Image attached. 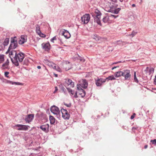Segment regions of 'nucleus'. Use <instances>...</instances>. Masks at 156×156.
<instances>
[{
  "mask_svg": "<svg viewBox=\"0 0 156 156\" xmlns=\"http://www.w3.org/2000/svg\"><path fill=\"white\" fill-rule=\"evenodd\" d=\"M11 39V44L9 48L8 51H9L11 49H15L18 46L17 40L16 37H12Z\"/></svg>",
  "mask_w": 156,
  "mask_h": 156,
  "instance_id": "obj_1",
  "label": "nucleus"
},
{
  "mask_svg": "<svg viewBox=\"0 0 156 156\" xmlns=\"http://www.w3.org/2000/svg\"><path fill=\"white\" fill-rule=\"evenodd\" d=\"M45 63L50 67L52 68L58 72H61L60 68L58 66H56V65L53 63L47 60L45 61Z\"/></svg>",
  "mask_w": 156,
  "mask_h": 156,
  "instance_id": "obj_2",
  "label": "nucleus"
},
{
  "mask_svg": "<svg viewBox=\"0 0 156 156\" xmlns=\"http://www.w3.org/2000/svg\"><path fill=\"white\" fill-rule=\"evenodd\" d=\"M90 19V15L89 14H86L81 17V22L84 24H87L88 23Z\"/></svg>",
  "mask_w": 156,
  "mask_h": 156,
  "instance_id": "obj_3",
  "label": "nucleus"
},
{
  "mask_svg": "<svg viewBox=\"0 0 156 156\" xmlns=\"http://www.w3.org/2000/svg\"><path fill=\"white\" fill-rule=\"evenodd\" d=\"M24 57V54L23 53L20 52L18 53H17L16 58H15V60L16 61H19V62H22Z\"/></svg>",
  "mask_w": 156,
  "mask_h": 156,
  "instance_id": "obj_4",
  "label": "nucleus"
},
{
  "mask_svg": "<svg viewBox=\"0 0 156 156\" xmlns=\"http://www.w3.org/2000/svg\"><path fill=\"white\" fill-rule=\"evenodd\" d=\"M15 128L19 130L26 131L28 130V127L29 126H28L17 124L15 126Z\"/></svg>",
  "mask_w": 156,
  "mask_h": 156,
  "instance_id": "obj_5",
  "label": "nucleus"
},
{
  "mask_svg": "<svg viewBox=\"0 0 156 156\" xmlns=\"http://www.w3.org/2000/svg\"><path fill=\"white\" fill-rule=\"evenodd\" d=\"M61 111L62 114V117L64 119H69L70 117V115L66 109L63 108L61 109Z\"/></svg>",
  "mask_w": 156,
  "mask_h": 156,
  "instance_id": "obj_6",
  "label": "nucleus"
},
{
  "mask_svg": "<svg viewBox=\"0 0 156 156\" xmlns=\"http://www.w3.org/2000/svg\"><path fill=\"white\" fill-rule=\"evenodd\" d=\"M123 74L122 76H124L126 80H128L130 78L131 74H130V71L129 70H124L122 72Z\"/></svg>",
  "mask_w": 156,
  "mask_h": 156,
  "instance_id": "obj_7",
  "label": "nucleus"
},
{
  "mask_svg": "<svg viewBox=\"0 0 156 156\" xmlns=\"http://www.w3.org/2000/svg\"><path fill=\"white\" fill-rule=\"evenodd\" d=\"M64 84L66 87H73L74 86V83L71 80L69 79H66Z\"/></svg>",
  "mask_w": 156,
  "mask_h": 156,
  "instance_id": "obj_8",
  "label": "nucleus"
},
{
  "mask_svg": "<svg viewBox=\"0 0 156 156\" xmlns=\"http://www.w3.org/2000/svg\"><path fill=\"white\" fill-rule=\"evenodd\" d=\"M49 125L48 124L45 123L41 125L40 128L45 133H48L49 131Z\"/></svg>",
  "mask_w": 156,
  "mask_h": 156,
  "instance_id": "obj_9",
  "label": "nucleus"
},
{
  "mask_svg": "<svg viewBox=\"0 0 156 156\" xmlns=\"http://www.w3.org/2000/svg\"><path fill=\"white\" fill-rule=\"evenodd\" d=\"M51 111L55 115H57L60 113L59 108L55 106H53L51 108Z\"/></svg>",
  "mask_w": 156,
  "mask_h": 156,
  "instance_id": "obj_10",
  "label": "nucleus"
},
{
  "mask_svg": "<svg viewBox=\"0 0 156 156\" xmlns=\"http://www.w3.org/2000/svg\"><path fill=\"white\" fill-rule=\"evenodd\" d=\"M66 88L70 96L75 98H76L78 97L76 91L75 92L74 90H72L71 89L67 87Z\"/></svg>",
  "mask_w": 156,
  "mask_h": 156,
  "instance_id": "obj_11",
  "label": "nucleus"
},
{
  "mask_svg": "<svg viewBox=\"0 0 156 156\" xmlns=\"http://www.w3.org/2000/svg\"><path fill=\"white\" fill-rule=\"evenodd\" d=\"M80 85L84 88H86L88 86V83L86 80L82 79L80 81Z\"/></svg>",
  "mask_w": 156,
  "mask_h": 156,
  "instance_id": "obj_12",
  "label": "nucleus"
},
{
  "mask_svg": "<svg viewBox=\"0 0 156 156\" xmlns=\"http://www.w3.org/2000/svg\"><path fill=\"white\" fill-rule=\"evenodd\" d=\"M154 72V69L153 68L147 67L144 71L145 73L147 75H150Z\"/></svg>",
  "mask_w": 156,
  "mask_h": 156,
  "instance_id": "obj_13",
  "label": "nucleus"
},
{
  "mask_svg": "<svg viewBox=\"0 0 156 156\" xmlns=\"http://www.w3.org/2000/svg\"><path fill=\"white\" fill-rule=\"evenodd\" d=\"M63 66L66 70H68L71 68V65L69 62L66 61L63 63Z\"/></svg>",
  "mask_w": 156,
  "mask_h": 156,
  "instance_id": "obj_14",
  "label": "nucleus"
},
{
  "mask_svg": "<svg viewBox=\"0 0 156 156\" xmlns=\"http://www.w3.org/2000/svg\"><path fill=\"white\" fill-rule=\"evenodd\" d=\"M27 37L26 36L22 35L19 41V44H22L27 41Z\"/></svg>",
  "mask_w": 156,
  "mask_h": 156,
  "instance_id": "obj_15",
  "label": "nucleus"
},
{
  "mask_svg": "<svg viewBox=\"0 0 156 156\" xmlns=\"http://www.w3.org/2000/svg\"><path fill=\"white\" fill-rule=\"evenodd\" d=\"M106 82V80L104 79L103 78L98 79L96 81L95 83L96 85L98 86H101L102 83Z\"/></svg>",
  "mask_w": 156,
  "mask_h": 156,
  "instance_id": "obj_16",
  "label": "nucleus"
},
{
  "mask_svg": "<svg viewBox=\"0 0 156 156\" xmlns=\"http://www.w3.org/2000/svg\"><path fill=\"white\" fill-rule=\"evenodd\" d=\"M42 45L43 48L46 51H48L50 49V45L49 43H43Z\"/></svg>",
  "mask_w": 156,
  "mask_h": 156,
  "instance_id": "obj_17",
  "label": "nucleus"
},
{
  "mask_svg": "<svg viewBox=\"0 0 156 156\" xmlns=\"http://www.w3.org/2000/svg\"><path fill=\"white\" fill-rule=\"evenodd\" d=\"M9 61L7 59L5 63H3L2 66L1 68L3 69H9Z\"/></svg>",
  "mask_w": 156,
  "mask_h": 156,
  "instance_id": "obj_18",
  "label": "nucleus"
},
{
  "mask_svg": "<svg viewBox=\"0 0 156 156\" xmlns=\"http://www.w3.org/2000/svg\"><path fill=\"white\" fill-rule=\"evenodd\" d=\"M17 52L16 51L14 50H12L9 52V55L10 57L12 59V58H14V60L16 58V55Z\"/></svg>",
  "mask_w": 156,
  "mask_h": 156,
  "instance_id": "obj_19",
  "label": "nucleus"
},
{
  "mask_svg": "<svg viewBox=\"0 0 156 156\" xmlns=\"http://www.w3.org/2000/svg\"><path fill=\"white\" fill-rule=\"evenodd\" d=\"M34 118L33 114H30L27 115L25 118V121L27 122L28 123L31 122Z\"/></svg>",
  "mask_w": 156,
  "mask_h": 156,
  "instance_id": "obj_20",
  "label": "nucleus"
},
{
  "mask_svg": "<svg viewBox=\"0 0 156 156\" xmlns=\"http://www.w3.org/2000/svg\"><path fill=\"white\" fill-rule=\"evenodd\" d=\"M103 21L105 23H110L111 22L110 16H106L103 19Z\"/></svg>",
  "mask_w": 156,
  "mask_h": 156,
  "instance_id": "obj_21",
  "label": "nucleus"
},
{
  "mask_svg": "<svg viewBox=\"0 0 156 156\" xmlns=\"http://www.w3.org/2000/svg\"><path fill=\"white\" fill-rule=\"evenodd\" d=\"M62 35H64L65 37L66 38H69L70 37V34L69 32L65 30H62Z\"/></svg>",
  "mask_w": 156,
  "mask_h": 156,
  "instance_id": "obj_22",
  "label": "nucleus"
},
{
  "mask_svg": "<svg viewBox=\"0 0 156 156\" xmlns=\"http://www.w3.org/2000/svg\"><path fill=\"white\" fill-rule=\"evenodd\" d=\"M77 88L79 90V92L81 96V97H84L85 95V91L81 89L80 87H79L78 85H77Z\"/></svg>",
  "mask_w": 156,
  "mask_h": 156,
  "instance_id": "obj_23",
  "label": "nucleus"
},
{
  "mask_svg": "<svg viewBox=\"0 0 156 156\" xmlns=\"http://www.w3.org/2000/svg\"><path fill=\"white\" fill-rule=\"evenodd\" d=\"M101 17H95L94 18V22L97 23L98 24L101 26V23L100 20Z\"/></svg>",
  "mask_w": 156,
  "mask_h": 156,
  "instance_id": "obj_24",
  "label": "nucleus"
},
{
  "mask_svg": "<svg viewBox=\"0 0 156 156\" xmlns=\"http://www.w3.org/2000/svg\"><path fill=\"white\" fill-rule=\"evenodd\" d=\"M95 17H101V12L97 9H96L94 11Z\"/></svg>",
  "mask_w": 156,
  "mask_h": 156,
  "instance_id": "obj_25",
  "label": "nucleus"
},
{
  "mask_svg": "<svg viewBox=\"0 0 156 156\" xmlns=\"http://www.w3.org/2000/svg\"><path fill=\"white\" fill-rule=\"evenodd\" d=\"M123 74V73H122V71H118L117 72H116L115 73V76L116 77H120L121 76H122V74Z\"/></svg>",
  "mask_w": 156,
  "mask_h": 156,
  "instance_id": "obj_26",
  "label": "nucleus"
},
{
  "mask_svg": "<svg viewBox=\"0 0 156 156\" xmlns=\"http://www.w3.org/2000/svg\"><path fill=\"white\" fill-rule=\"evenodd\" d=\"M49 120L51 124H53L55 123V119L53 116H50Z\"/></svg>",
  "mask_w": 156,
  "mask_h": 156,
  "instance_id": "obj_27",
  "label": "nucleus"
},
{
  "mask_svg": "<svg viewBox=\"0 0 156 156\" xmlns=\"http://www.w3.org/2000/svg\"><path fill=\"white\" fill-rule=\"evenodd\" d=\"M106 80V81L107 80L108 81L109 80H115L116 79L115 78L114 76L113 75L109 76L108 77H107L106 79H105Z\"/></svg>",
  "mask_w": 156,
  "mask_h": 156,
  "instance_id": "obj_28",
  "label": "nucleus"
},
{
  "mask_svg": "<svg viewBox=\"0 0 156 156\" xmlns=\"http://www.w3.org/2000/svg\"><path fill=\"white\" fill-rule=\"evenodd\" d=\"M4 55L0 54V63H2L4 61Z\"/></svg>",
  "mask_w": 156,
  "mask_h": 156,
  "instance_id": "obj_29",
  "label": "nucleus"
},
{
  "mask_svg": "<svg viewBox=\"0 0 156 156\" xmlns=\"http://www.w3.org/2000/svg\"><path fill=\"white\" fill-rule=\"evenodd\" d=\"M9 42V39L8 38H6L4 41L3 44L4 45L6 46L7 45Z\"/></svg>",
  "mask_w": 156,
  "mask_h": 156,
  "instance_id": "obj_30",
  "label": "nucleus"
},
{
  "mask_svg": "<svg viewBox=\"0 0 156 156\" xmlns=\"http://www.w3.org/2000/svg\"><path fill=\"white\" fill-rule=\"evenodd\" d=\"M36 32L37 33H40V31H41L40 30V26L38 25H37L36 26Z\"/></svg>",
  "mask_w": 156,
  "mask_h": 156,
  "instance_id": "obj_31",
  "label": "nucleus"
},
{
  "mask_svg": "<svg viewBox=\"0 0 156 156\" xmlns=\"http://www.w3.org/2000/svg\"><path fill=\"white\" fill-rule=\"evenodd\" d=\"M121 9L120 8H118L116 9H115L114 11V13L115 14H117L119 13V12Z\"/></svg>",
  "mask_w": 156,
  "mask_h": 156,
  "instance_id": "obj_32",
  "label": "nucleus"
},
{
  "mask_svg": "<svg viewBox=\"0 0 156 156\" xmlns=\"http://www.w3.org/2000/svg\"><path fill=\"white\" fill-rule=\"evenodd\" d=\"M37 34L39 35V36L41 37H45V35L44 34H42L41 31H40V33H37Z\"/></svg>",
  "mask_w": 156,
  "mask_h": 156,
  "instance_id": "obj_33",
  "label": "nucleus"
},
{
  "mask_svg": "<svg viewBox=\"0 0 156 156\" xmlns=\"http://www.w3.org/2000/svg\"><path fill=\"white\" fill-rule=\"evenodd\" d=\"M137 33L136 32L134 31H133L132 33L130 34L129 35L132 36V37H133Z\"/></svg>",
  "mask_w": 156,
  "mask_h": 156,
  "instance_id": "obj_34",
  "label": "nucleus"
},
{
  "mask_svg": "<svg viewBox=\"0 0 156 156\" xmlns=\"http://www.w3.org/2000/svg\"><path fill=\"white\" fill-rule=\"evenodd\" d=\"M57 39V38L56 36H55L53 37L51 39V41L52 42L54 43V41L56 40Z\"/></svg>",
  "mask_w": 156,
  "mask_h": 156,
  "instance_id": "obj_35",
  "label": "nucleus"
},
{
  "mask_svg": "<svg viewBox=\"0 0 156 156\" xmlns=\"http://www.w3.org/2000/svg\"><path fill=\"white\" fill-rule=\"evenodd\" d=\"M134 80H135V81L136 82H138V80H137V79L136 78V72H134Z\"/></svg>",
  "mask_w": 156,
  "mask_h": 156,
  "instance_id": "obj_36",
  "label": "nucleus"
},
{
  "mask_svg": "<svg viewBox=\"0 0 156 156\" xmlns=\"http://www.w3.org/2000/svg\"><path fill=\"white\" fill-rule=\"evenodd\" d=\"M9 74V72H5V76L8 78H9V76H8V75Z\"/></svg>",
  "mask_w": 156,
  "mask_h": 156,
  "instance_id": "obj_37",
  "label": "nucleus"
},
{
  "mask_svg": "<svg viewBox=\"0 0 156 156\" xmlns=\"http://www.w3.org/2000/svg\"><path fill=\"white\" fill-rule=\"evenodd\" d=\"M28 60L27 59H25L24 61L23 64L27 65L28 63Z\"/></svg>",
  "mask_w": 156,
  "mask_h": 156,
  "instance_id": "obj_38",
  "label": "nucleus"
},
{
  "mask_svg": "<svg viewBox=\"0 0 156 156\" xmlns=\"http://www.w3.org/2000/svg\"><path fill=\"white\" fill-rule=\"evenodd\" d=\"M151 142H152V144H156V139H155L153 140H151Z\"/></svg>",
  "mask_w": 156,
  "mask_h": 156,
  "instance_id": "obj_39",
  "label": "nucleus"
},
{
  "mask_svg": "<svg viewBox=\"0 0 156 156\" xmlns=\"http://www.w3.org/2000/svg\"><path fill=\"white\" fill-rule=\"evenodd\" d=\"M79 59L80 62H84L85 61V59L82 58H80Z\"/></svg>",
  "mask_w": 156,
  "mask_h": 156,
  "instance_id": "obj_40",
  "label": "nucleus"
},
{
  "mask_svg": "<svg viewBox=\"0 0 156 156\" xmlns=\"http://www.w3.org/2000/svg\"><path fill=\"white\" fill-rule=\"evenodd\" d=\"M135 115H136L135 113H133V114L131 116V119H134V118Z\"/></svg>",
  "mask_w": 156,
  "mask_h": 156,
  "instance_id": "obj_41",
  "label": "nucleus"
},
{
  "mask_svg": "<svg viewBox=\"0 0 156 156\" xmlns=\"http://www.w3.org/2000/svg\"><path fill=\"white\" fill-rule=\"evenodd\" d=\"M110 16L111 18L112 17H113L114 18H116L118 16H115V15H111Z\"/></svg>",
  "mask_w": 156,
  "mask_h": 156,
  "instance_id": "obj_42",
  "label": "nucleus"
},
{
  "mask_svg": "<svg viewBox=\"0 0 156 156\" xmlns=\"http://www.w3.org/2000/svg\"><path fill=\"white\" fill-rule=\"evenodd\" d=\"M55 90L54 92V93H55L58 90V87H55Z\"/></svg>",
  "mask_w": 156,
  "mask_h": 156,
  "instance_id": "obj_43",
  "label": "nucleus"
},
{
  "mask_svg": "<svg viewBox=\"0 0 156 156\" xmlns=\"http://www.w3.org/2000/svg\"><path fill=\"white\" fill-rule=\"evenodd\" d=\"M93 38L96 40H98V38L97 36H95L94 35Z\"/></svg>",
  "mask_w": 156,
  "mask_h": 156,
  "instance_id": "obj_44",
  "label": "nucleus"
},
{
  "mask_svg": "<svg viewBox=\"0 0 156 156\" xmlns=\"http://www.w3.org/2000/svg\"><path fill=\"white\" fill-rule=\"evenodd\" d=\"M93 38L96 40H98V38L97 36H95L94 35Z\"/></svg>",
  "mask_w": 156,
  "mask_h": 156,
  "instance_id": "obj_45",
  "label": "nucleus"
},
{
  "mask_svg": "<svg viewBox=\"0 0 156 156\" xmlns=\"http://www.w3.org/2000/svg\"><path fill=\"white\" fill-rule=\"evenodd\" d=\"M154 83L155 85H156V75L155 76V77L154 80Z\"/></svg>",
  "mask_w": 156,
  "mask_h": 156,
  "instance_id": "obj_46",
  "label": "nucleus"
},
{
  "mask_svg": "<svg viewBox=\"0 0 156 156\" xmlns=\"http://www.w3.org/2000/svg\"><path fill=\"white\" fill-rule=\"evenodd\" d=\"M3 48L2 44L0 43V51Z\"/></svg>",
  "mask_w": 156,
  "mask_h": 156,
  "instance_id": "obj_47",
  "label": "nucleus"
},
{
  "mask_svg": "<svg viewBox=\"0 0 156 156\" xmlns=\"http://www.w3.org/2000/svg\"><path fill=\"white\" fill-rule=\"evenodd\" d=\"M16 63L15 64V65L16 66H19V63H18V61H16Z\"/></svg>",
  "mask_w": 156,
  "mask_h": 156,
  "instance_id": "obj_48",
  "label": "nucleus"
},
{
  "mask_svg": "<svg viewBox=\"0 0 156 156\" xmlns=\"http://www.w3.org/2000/svg\"><path fill=\"white\" fill-rule=\"evenodd\" d=\"M119 66H115L113 67H112V70H113L114 69H115L116 68H117V67H119Z\"/></svg>",
  "mask_w": 156,
  "mask_h": 156,
  "instance_id": "obj_49",
  "label": "nucleus"
},
{
  "mask_svg": "<svg viewBox=\"0 0 156 156\" xmlns=\"http://www.w3.org/2000/svg\"><path fill=\"white\" fill-rule=\"evenodd\" d=\"M148 147V145H145L144 147V148L145 149H146Z\"/></svg>",
  "mask_w": 156,
  "mask_h": 156,
  "instance_id": "obj_50",
  "label": "nucleus"
},
{
  "mask_svg": "<svg viewBox=\"0 0 156 156\" xmlns=\"http://www.w3.org/2000/svg\"><path fill=\"white\" fill-rule=\"evenodd\" d=\"M37 67V69H41V66H38Z\"/></svg>",
  "mask_w": 156,
  "mask_h": 156,
  "instance_id": "obj_51",
  "label": "nucleus"
},
{
  "mask_svg": "<svg viewBox=\"0 0 156 156\" xmlns=\"http://www.w3.org/2000/svg\"><path fill=\"white\" fill-rule=\"evenodd\" d=\"M132 7H135L136 5H135V4H133L132 5Z\"/></svg>",
  "mask_w": 156,
  "mask_h": 156,
  "instance_id": "obj_52",
  "label": "nucleus"
},
{
  "mask_svg": "<svg viewBox=\"0 0 156 156\" xmlns=\"http://www.w3.org/2000/svg\"><path fill=\"white\" fill-rule=\"evenodd\" d=\"M68 107H70L71 106V105H66Z\"/></svg>",
  "mask_w": 156,
  "mask_h": 156,
  "instance_id": "obj_53",
  "label": "nucleus"
},
{
  "mask_svg": "<svg viewBox=\"0 0 156 156\" xmlns=\"http://www.w3.org/2000/svg\"><path fill=\"white\" fill-rule=\"evenodd\" d=\"M54 75H55V76L56 77H58V75L57 74H54Z\"/></svg>",
  "mask_w": 156,
  "mask_h": 156,
  "instance_id": "obj_54",
  "label": "nucleus"
},
{
  "mask_svg": "<svg viewBox=\"0 0 156 156\" xmlns=\"http://www.w3.org/2000/svg\"><path fill=\"white\" fill-rule=\"evenodd\" d=\"M120 62H115V63H113V64H117V63H120Z\"/></svg>",
  "mask_w": 156,
  "mask_h": 156,
  "instance_id": "obj_55",
  "label": "nucleus"
},
{
  "mask_svg": "<svg viewBox=\"0 0 156 156\" xmlns=\"http://www.w3.org/2000/svg\"><path fill=\"white\" fill-rule=\"evenodd\" d=\"M121 2H123V0H119Z\"/></svg>",
  "mask_w": 156,
  "mask_h": 156,
  "instance_id": "obj_56",
  "label": "nucleus"
},
{
  "mask_svg": "<svg viewBox=\"0 0 156 156\" xmlns=\"http://www.w3.org/2000/svg\"><path fill=\"white\" fill-rule=\"evenodd\" d=\"M14 83L16 84H17V83L15 82V83Z\"/></svg>",
  "mask_w": 156,
  "mask_h": 156,
  "instance_id": "obj_57",
  "label": "nucleus"
},
{
  "mask_svg": "<svg viewBox=\"0 0 156 156\" xmlns=\"http://www.w3.org/2000/svg\"><path fill=\"white\" fill-rule=\"evenodd\" d=\"M18 83V84H19L20 83Z\"/></svg>",
  "mask_w": 156,
  "mask_h": 156,
  "instance_id": "obj_58",
  "label": "nucleus"
}]
</instances>
